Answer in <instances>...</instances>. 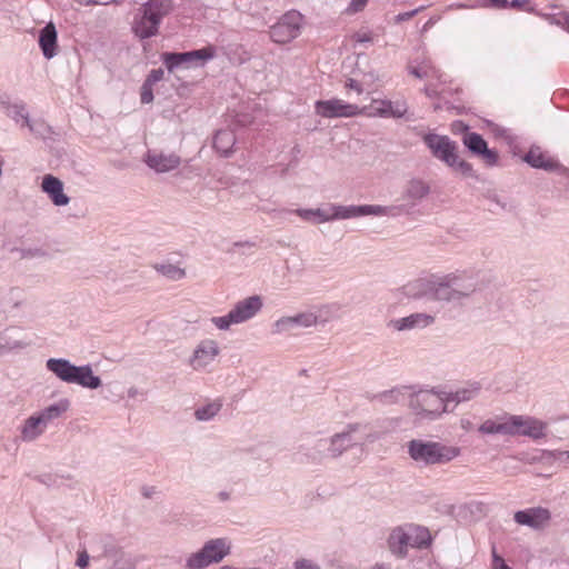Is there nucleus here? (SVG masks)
I'll list each match as a JSON object with an SVG mask.
<instances>
[{"label":"nucleus","mask_w":569,"mask_h":569,"mask_svg":"<svg viewBox=\"0 0 569 569\" xmlns=\"http://www.w3.org/2000/svg\"><path fill=\"white\" fill-rule=\"evenodd\" d=\"M297 216L306 221L312 222H326L335 219H349L360 216H381L387 214L388 210L381 206H333L330 204L328 209H297L295 211Z\"/></svg>","instance_id":"f257e3e1"},{"label":"nucleus","mask_w":569,"mask_h":569,"mask_svg":"<svg viewBox=\"0 0 569 569\" xmlns=\"http://www.w3.org/2000/svg\"><path fill=\"white\" fill-rule=\"evenodd\" d=\"M478 390V387L461 389L455 393L448 395L446 398L433 391H419L411 398L410 406L417 411V413L438 416L448 410L449 402L453 401L459 403L461 401L470 400L476 396Z\"/></svg>","instance_id":"f03ea898"},{"label":"nucleus","mask_w":569,"mask_h":569,"mask_svg":"<svg viewBox=\"0 0 569 569\" xmlns=\"http://www.w3.org/2000/svg\"><path fill=\"white\" fill-rule=\"evenodd\" d=\"M171 11L169 0H149L134 16L132 30L140 39H148L158 33L163 17Z\"/></svg>","instance_id":"7ed1b4c3"},{"label":"nucleus","mask_w":569,"mask_h":569,"mask_svg":"<svg viewBox=\"0 0 569 569\" xmlns=\"http://www.w3.org/2000/svg\"><path fill=\"white\" fill-rule=\"evenodd\" d=\"M410 457L426 465L447 463L460 453L459 448L439 442L411 440L408 445Z\"/></svg>","instance_id":"20e7f679"},{"label":"nucleus","mask_w":569,"mask_h":569,"mask_svg":"<svg viewBox=\"0 0 569 569\" xmlns=\"http://www.w3.org/2000/svg\"><path fill=\"white\" fill-rule=\"evenodd\" d=\"M47 368L68 383H78L90 389H96L101 385L100 378L93 375L89 366L77 367L68 360L51 358L47 361Z\"/></svg>","instance_id":"39448f33"},{"label":"nucleus","mask_w":569,"mask_h":569,"mask_svg":"<svg viewBox=\"0 0 569 569\" xmlns=\"http://www.w3.org/2000/svg\"><path fill=\"white\" fill-rule=\"evenodd\" d=\"M425 142L431 149L435 157L445 161L448 166L455 167L465 176H470L472 167L463 160H459L456 146L446 136L427 134Z\"/></svg>","instance_id":"423d86ee"},{"label":"nucleus","mask_w":569,"mask_h":569,"mask_svg":"<svg viewBox=\"0 0 569 569\" xmlns=\"http://www.w3.org/2000/svg\"><path fill=\"white\" fill-rule=\"evenodd\" d=\"M230 551V545L226 539H213L208 541L203 548L190 556L188 567L191 569H201L212 562H219Z\"/></svg>","instance_id":"0eeeda50"},{"label":"nucleus","mask_w":569,"mask_h":569,"mask_svg":"<svg viewBox=\"0 0 569 569\" xmlns=\"http://www.w3.org/2000/svg\"><path fill=\"white\" fill-rule=\"evenodd\" d=\"M410 73L419 79L437 80V83L429 82L426 86L425 92L430 98L445 97L451 93L447 86V80L443 79V74L430 61H423L418 67H410Z\"/></svg>","instance_id":"6e6552de"},{"label":"nucleus","mask_w":569,"mask_h":569,"mask_svg":"<svg viewBox=\"0 0 569 569\" xmlns=\"http://www.w3.org/2000/svg\"><path fill=\"white\" fill-rule=\"evenodd\" d=\"M316 113L322 118H353L362 116L365 109L358 104L348 103L342 99L319 100L315 103Z\"/></svg>","instance_id":"1a4fd4ad"},{"label":"nucleus","mask_w":569,"mask_h":569,"mask_svg":"<svg viewBox=\"0 0 569 569\" xmlns=\"http://www.w3.org/2000/svg\"><path fill=\"white\" fill-rule=\"evenodd\" d=\"M509 436L540 439L546 436L547 423L528 416H508Z\"/></svg>","instance_id":"9d476101"},{"label":"nucleus","mask_w":569,"mask_h":569,"mask_svg":"<svg viewBox=\"0 0 569 569\" xmlns=\"http://www.w3.org/2000/svg\"><path fill=\"white\" fill-rule=\"evenodd\" d=\"M301 26V16L298 12L286 13L270 29V38L276 43H288L298 37Z\"/></svg>","instance_id":"9b49d317"},{"label":"nucleus","mask_w":569,"mask_h":569,"mask_svg":"<svg viewBox=\"0 0 569 569\" xmlns=\"http://www.w3.org/2000/svg\"><path fill=\"white\" fill-rule=\"evenodd\" d=\"M214 56V49L212 47H206L199 50L171 53L164 52L161 58L167 69L172 72L176 68L184 64H190L196 61H207Z\"/></svg>","instance_id":"f8f14e48"},{"label":"nucleus","mask_w":569,"mask_h":569,"mask_svg":"<svg viewBox=\"0 0 569 569\" xmlns=\"http://www.w3.org/2000/svg\"><path fill=\"white\" fill-rule=\"evenodd\" d=\"M144 162L147 166L158 173L169 172L177 169L181 159L174 153H163L157 150H149L144 156Z\"/></svg>","instance_id":"ddd939ff"},{"label":"nucleus","mask_w":569,"mask_h":569,"mask_svg":"<svg viewBox=\"0 0 569 569\" xmlns=\"http://www.w3.org/2000/svg\"><path fill=\"white\" fill-rule=\"evenodd\" d=\"M360 109L366 110L362 116L367 117L400 118L407 112L405 103L393 106L391 101L383 99H372L370 106L360 107Z\"/></svg>","instance_id":"4468645a"},{"label":"nucleus","mask_w":569,"mask_h":569,"mask_svg":"<svg viewBox=\"0 0 569 569\" xmlns=\"http://www.w3.org/2000/svg\"><path fill=\"white\" fill-rule=\"evenodd\" d=\"M515 520L519 525L540 529L549 522L550 512L548 509L541 507L529 508L527 510L517 511L515 513Z\"/></svg>","instance_id":"2eb2a0df"},{"label":"nucleus","mask_w":569,"mask_h":569,"mask_svg":"<svg viewBox=\"0 0 569 569\" xmlns=\"http://www.w3.org/2000/svg\"><path fill=\"white\" fill-rule=\"evenodd\" d=\"M418 284L423 288L422 295H431L437 300H451L459 296L457 290L451 289L448 282L419 280Z\"/></svg>","instance_id":"dca6fc26"},{"label":"nucleus","mask_w":569,"mask_h":569,"mask_svg":"<svg viewBox=\"0 0 569 569\" xmlns=\"http://www.w3.org/2000/svg\"><path fill=\"white\" fill-rule=\"evenodd\" d=\"M262 307L261 299L258 296L249 297L236 305L231 310L234 323H241L252 318Z\"/></svg>","instance_id":"f3484780"},{"label":"nucleus","mask_w":569,"mask_h":569,"mask_svg":"<svg viewBox=\"0 0 569 569\" xmlns=\"http://www.w3.org/2000/svg\"><path fill=\"white\" fill-rule=\"evenodd\" d=\"M463 143L470 151L477 154H481L482 158L486 160L487 163L493 164L497 161V153L487 147V142L483 140V138L476 133V132H469L463 137Z\"/></svg>","instance_id":"a211bd4d"},{"label":"nucleus","mask_w":569,"mask_h":569,"mask_svg":"<svg viewBox=\"0 0 569 569\" xmlns=\"http://www.w3.org/2000/svg\"><path fill=\"white\" fill-rule=\"evenodd\" d=\"M41 188L56 206H66L69 203V197L63 193V183L52 174H46Z\"/></svg>","instance_id":"6ab92c4d"},{"label":"nucleus","mask_w":569,"mask_h":569,"mask_svg":"<svg viewBox=\"0 0 569 569\" xmlns=\"http://www.w3.org/2000/svg\"><path fill=\"white\" fill-rule=\"evenodd\" d=\"M218 353L219 348L217 342L213 340H206L201 342L194 351L192 365L196 369L204 368L214 360Z\"/></svg>","instance_id":"aec40b11"},{"label":"nucleus","mask_w":569,"mask_h":569,"mask_svg":"<svg viewBox=\"0 0 569 569\" xmlns=\"http://www.w3.org/2000/svg\"><path fill=\"white\" fill-rule=\"evenodd\" d=\"M525 161L533 168L545 169L548 171L557 170L560 167L556 159L549 157L547 153L541 151L540 148H531L525 156Z\"/></svg>","instance_id":"412c9836"},{"label":"nucleus","mask_w":569,"mask_h":569,"mask_svg":"<svg viewBox=\"0 0 569 569\" xmlns=\"http://www.w3.org/2000/svg\"><path fill=\"white\" fill-rule=\"evenodd\" d=\"M57 30L52 22H49L41 31L39 36V46L42 50L43 56L47 59H51L57 53Z\"/></svg>","instance_id":"4be33fe9"},{"label":"nucleus","mask_w":569,"mask_h":569,"mask_svg":"<svg viewBox=\"0 0 569 569\" xmlns=\"http://www.w3.org/2000/svg\"><path fill=\"white\" fill-rule=\"evenodd\" d=\"M388 545L391 552L395 555L405 556L407 553V549L410 547L407 525L392 529L388 539Z\"/></svg>","instance_id":"5701e85b"},{"label":"nucleus","mask_w":569,"mask_h":569,"mask_svg":"<svg viewBox=\"0 0 569 569\" xmlns=\"http://www.w3.org/2000/svg\"><path fill=\"white\" fill-rule=\"evenodd\" d=\"M317 323V317L312 313H301L296 317L281 318L276 322L277 332H283L293 327L295 325L311 327Z\"/></svg>","instance_id":"b1692460"},{"label":"nucleus","mask_w":569,"mask_h":569,"mask_svg":"<svg viewBox=\"0 0 569 569\" xmlns=\"http://www.w3.org/2000/svg\"><path fill=\"white\" fill-rule=\"evenodd\" d=\"M236 134L230 130H219L213 138V148L222 156L233 151Z\"/></svg>","instance_id":"393cba45"},{"label":"nucleus","mask_w":569,"mask_h":569,"mask_svg":"<svg viewBox=\"0 0 569 569\" xmlns=\"http://www.w3.org/2000/svg\"><path fill=\"white\" fill-rule=\"evenodd\" d=\"M433 322V318L425 313H415L406 318L392 321L397 330L411 329L415 327H426Z\"/></svg>","instance_id":"a878e982"},{"label":"nucleus","mask_w":569,"mask_h":569,"mask_svg":"<svg viewBox=\"0 0 569 569\" xmlns=\"http://www.w3.org/2000/svg\"><path fill=\"white\" fill-rule=\"evenodd\" d=\"M407 530L409 533L410 547L422 548L427 547L431 542V536L427 528L416 525H407Z\"/></svg>","instance_id":"bb28decb"},{"label":"nucleus","mask_w":569,"mask_h":569,"mask_svg":"<svg viewBox=\"0 0 569 569\" xmlns=\"http://www.w3.org/2000/svg\"><path fill=\"white\" fill-rule=\"evenodd\" d=\"M479 431L482 433H500L509 436L508 416L498 417L496 419L486 420L480 427Z\"/></svg>","instance_id":"cd10ccee"},{"label":"nucleus","mask_w":569,"mask_h":569,"mask_svg":"<svg viewBox=\"0 0 569 569\" xmlns=\"http://www.w3.org/2000/svg\"><path fill=\"white\" fill-rule=\"evenodd\" d=\"M46 425H43V421L40 419L39 416H32L30 417L22 429V438L24 440H33L39 435L43 432V428Z\"/></svg>","instance_id":"c85d7f7f"},{"label":"nucleus","mask_w":569,"mask_h":569,"mask_svg":"<svg viewBox=\"0 0 569 569\" xmlns=\"http://www.w3.org/2000/svg\"><path fill=\"white\" fill-rule=\"evenodd\" d=\"M69 408L68 400H61L59 403L49 406L43 410L41 415H39L40 419L43 421V425H47L53 418H58L61 413L66 412Z\"/></svg>","instance_id":"c756f323"},{"label":"nucleus","mask_w":569,"mask_h":569,"mask_svg":"<svg viewBox=\"0 0 569 569\" xmlns=\"http://www.w3.org/2000/svg\"><path fill=\"white\" fill-rule=\"evenodd\" d=\"M156 270L171 280H179L186 276V271L174 264H156Z\"/></svg>","instance_id":"7c9ffc66"},{"label":"nucleus","mask_w":569,"mask_h":569,"mask_svg":"<svg viewBox=\"0 0 569 569\" xmlns=\"http://www.w3.org/2000/svg\"><path fill=\"white\" fill-rule=\"evenodd\" d=\"M221 408V403L218 401L208 403L207 406L199 408L196 411V417L198 420H208L216 416Z\"/></svg>","instance_id":"2f4dec72"},{"label":"nucleus","mask_w":569,"mask_h":569,"mask_svg":"<svg viewBox=\"0 0 569 569\" xmlns=\"http://www.w3.org/2000/svg\"><path fill=\"white\" fill-rule=\"evenodd\" d=\"M408 191L410 196L420 198L428 192V187L421 181H411Z\"/></svg>","instance_id":"473e14b6"},{"label":"nucleus","mask_w":569,"mask_h":569,"mask_svg":"<svg viewBox=\"0 0 569 569\" xmlns=\"http://www.w3.org/2000/svg\"><path fill=\"white\" fill-rule=\"evenodd\" d=\"M351 40L357 43H371L373 41V34L368 30H360L351 36Z\"/></svg>","instance_id":"72a5a7b5"},{"label":"nucleus","mask_w":569,"mask_h":569,"mask_svg":"<svg viewBox=\"0 0 569 569\" xmlns=\"http://www.w3.org/2000/svg\"><path fill=\"white\" fill-rule=\"evenodd\" d=\"M212 322L219 328V329H228L230 325L234 323L233 317H231V311L223 317H214L212 318Z\"/></svg>","instance_id":"f704fd0d"},{"label":"nucleus","mask_w":569,"mask_h":569,"mask_svg":"<svg viewBox=\"0 0 569 569\" xmlns=\"http://www.w3.org/2000/svg\"><path fill=\"white\" fill-rule=\"evenodd\" d=\"M140 97H141V102L142 103H150V102H152V100H153V86H151V84H149L147 82H143V84L141 87Z\"/></svg>","instance_id":"c9c22d12"},{"label":"nucleus","mask_w":569,"mask_h":569,"mask_svg":"<svg viewBox=\"0 0 569 569\" xmlns=\"http://www.w3.org/2000/svg\"><path fill=\"white\" fill-rule=\"evenodd\" d=\"M164 72L162 69H153L148 74L144 82L154 86L157 82L161 81L163 79Z\"/></svg>","instance_id":"e433bc0d"},{"label":"nucleus","mask_w":569,"mask_h":569,"mask_svg":"<svg viewBox=\"0 0 569 569\" xmlns=\"http://www.w3.org/2000/svg\"><path fill=\"white\" fill-rule=\"evenodd\" d=\"M369 0H351L348 8H347V12L348 13H357V12H360L365 9V7L367 6Z\"/></svg>","instance_id":"4c0bfd02"},{"label":"nucleus","mask_w":569,"mask_h":569,"mask_svg":"<svg viewBox=\"0 0 569 569\" xmlns=\"http://www.w3.org/2000/svg\"><path fill=\"white\" fill-rule=\"evenodd\" d=\"M508 6H510L513 9L517 10H525L530 11V0H512L510 3L508 2Z\"/></svg>","instance_id":"58836bf2"},{"label":"nucleus","mask_w":569,"mask_h":569,"mask_svg":"<svg viewBox=\"0 0 569 569\" xmlns=\"http://www.w3.org/2000/svg\"><path fill=\"white\" fill-rule=\"evenodd\" d=\"M481 7L507 8L508 0H482Z\"/></svg>","instance_id":"ea45409f"},{"label":"nucleus","mask_w":569,"mask_h":569,"mask_svg":"<svg viewBox=\"0 0 569 569\" xmlns=\"http://www.w3.org/2000/svg\"><path fill=\"white\" fill-rule=\"evenodd\" d=\"M295 567L296 569H320L316 563L307 559L297 560Z\"/></svg>","instance_id":"a19ab883"},{"label":"nucleus","mask_w":569,"mask_h":569,"mask_svg":"<svg viewBox=\"0 0 569 569\" xmlns=\"http://www.w3.org/2000/svg\"><path fill=\"white\" fill-rule=\"evenodd\" d=\"M346 89L355 90L357 93H362L363 89L362 86L355 79L350 78L345 83Z\"/></svg>","instance_id":"79ce46f5"},{"label":"nucleus","mask_w":569,"mask_h":569,"mask_svg":"<svg viewBox=\"0 0 569 569\" xmlns=\"http://www.w3.org/2000/svg\"><path fill=\"white\" fill-rule=\"evenodd\" d=\"M419 11H420V9H416V10H412L409 12L399 13L398 16H396L395 22L399 23V22L409 20V19L413 18Z\"/></svg>","instance_id":"37998d69"},{"label":"nucleus","mask_w":569,"mask_h":569,"mask_svg":"<svg viewBox=\"0 0 569 569\" xmlns=\"http://www.w3.org/2000/svg\"><path fill=\"white\" fill-rule=\"evenodd\" d=\"M493 569H511L508 565H506L505 560L496 553L493 550Z\"/></svg>","instance_id":"c03bdc74"},{"label":"nucleus","mask_w":569,"mask_h":569,"mask_svg":"<svg viewBox=\"0 0 569 569\" xmlns=\"http://www.w3.org/2000/svg\"><path fill=\"white\" fill-rule=\"evenodd\" d=\"M89 562V556L86 551H82L78 555L77 565L81 568H86Z\"/></svg>","instance_id":"a18cd8bd"},{"label":"nucleus","mask_w":569,"mask_h":569,"mask_svg":"<svg viewBox=\"0 0 569 569\" xmlns=\"http://www.w3.org/2000/svg\"><path fill=\"white\" fill-rule=\"evenodd\" d=\"M346 437H347V435H337L333 438L332 443L336 445L338 441L343 440Z\"/></svg>","instance_id":"49530a36"},{"label":"nucleus","mask_w":569,"mask_h":569,"mask_svg":"<svg viewBox=\"0 0 569 569\" xmlns=\"http://www.w3.org/2000/svg\"><path fill=\"white\" fill-rule=\"evenodd\" d=\"M565 24L567 26L569 31V14L565 17Z\"/></svg>","instance_id":"de8ad7c7"},{"label":"nucleus","mask_w":569,"mask_h":569,"mask_svg":"<svg viewBox=\"0 0 569 569\" xmlns=\"http://www.w3.org/2000/svg\"><path fill=\"white\" fill-rule=\"evenodd\" d=\"M372 569H388L382 565H376Z\"/></svg>","instance_id":"09e8293b"},{"label":"nucleus","mask_w":569,"mask_h":569,"mask_svg":"<svg viewBox=\"0 0 569 569\" xmlns=\"http://www.w3.org/2000/svg\"><path fill=\"white\" fill-rule=\"evenodd\" d=\"M568 456H569V452H568Z\"/></svg>","instance_id":"8fccbe9b"}]
</instances>
